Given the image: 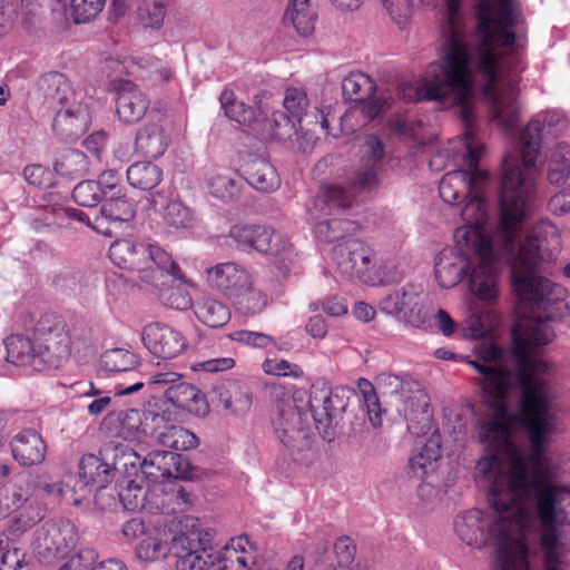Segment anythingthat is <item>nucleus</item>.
Returning a JSON list of instances; mask_svg holds the SVG:
<instances>
[{
	"instance_id": "ea45409f",
	"label": "nucleus",
	"mask_w": 570,
	"mask_h": 570,
	"mask_svg": "<svg viewBox=\"0 0 570 570\" xmlns=\"http://www.w3.org/2000/svg\"><path fill=\"white\" fill-rule=\"evenodd\" d=\"M142 459L136 451L127 446H117L115 449L114 462L111 464L112 474L121 472L126 479H139L142 476Z\"/></svg>"
},
{
	"instance_id": "3c124183",
	"label": "nucleus",
	"mask_w": 570,
	"mask_h": 570,
	"mask_svg": "<svg viewBox=\"0 0 570 570\" xmlns=\"http://www.w3.org/2000/svg\"><path fill=\"white\" fill-rule=\"evenodd\" d=\"M141 69L140 77L149 79L154 83H163L170 80L173 76L171 68L167 61L153 57H141L137 61Z\"/></svg>"
},
{
	"instance_id": "a18cd8bd",
	"label": "nucleus",
	"mask_w": 570,
	"mask_h": 570,
	"mask_svg": "<svg viewBox=\"0 0 570 570\" xmlns=\"http://www.w3.org/2000/svg\"><path fill=\"white\" fill-rule=\"evenodd\" d=\"M232 302L244 315L259 314L267 306V297L263 292L255 288L254 279L248 288L239 293Z\"/></svg>"
},
{
	"instance_id": "f257e3e1",
	"label": "nucleus",
	"mask_w": 570,
	"mask_h": 570,
	"mask_svg": "<svg viewBox=\"0 0 570 570\" xmlns=\"http://www.w3.org/2000/svg\"><path fill=\"white\" fill-rule=\"evenodd\" d=\"M478 24L471 40L465 28H442L438 60L431 62L414 86L403 83L400 94L407 101H438L444 107H459L465 126L461 142L465 169L446 173L439 185L441 198L460 204L480 189L487 171L478 167L484 146L470 128L476 87L491 107L492 118L504 130L512 129L519 118L517 86L505 73L524 68L527 37L519 0H478Z\"/></svg>"
},
{
	"instance_id": "6e6d98bb",
	"label": "nucleus",
	"mask_w": 570,
	"mask_h": 570,
	"mask_svg": "<svg viewBox=\"0 0 570 570\" xmlns=\"http://www.w3.org/2000/svg\"><path fill=\"white\" fill-rule=\"evenodd\" d=\"M40 519L41 513L38 509L28 508L24 512H21L20 515L16 518L9 528L0 535H8L10 538V543L17 544L18 538Z\"/></svg>"
},
{
	"instance_id": "b1692460",
	"label": "nucleus",
	"mask_w": 570,
	"mask_h": 570,
	"mask_svg": "<svg viewBox=\"0 0 570 570\" xmlns=\"http://www.w3.org/2000/svg\"><path fill=\"white\" fill-rule=\"evenodd\" d=\"M160 416L163 423L157 424L151 442L176 451H188L198 445V438L193 432L174 424L176 413L170 410V406H161Z\"/></svg>"
},
{
	"instance_id": "69168bd1",
	"label": "nucleus",
	"mask_w": 570,
	"mask_h": 570,
	"mask_svg": "<svg viewBox=\"0 0 570 570\" xmlns=\"http://www.w3.org/2000/svg\"><path fill=\"white\" fill-rule=\"evenodd\" d=\"M97 554L92 549H82L78 553L68 558L58 570H90L95 563Z\"/></svg>"
},
{
	"instance_id": "09e8293b",
	"label": "nucleus",
	"mask_w": 570,
	"mask_h": 570,
	"mask_svg": "<svg viewBox=\"0 0 570 570\" xmlns=\"http://www.w3.org/2000/svg\"><path fill=\"white\" fill-rule=\"evenodd\" d=\"M0 570H30L26 553L8 535H0Z\"/></svg>"
},
{
	"instance_id": "f8f14e48",
	"label": "nucleus",
	"mask_w": 570,
	"mask_h": 570,
	"mask_svg": "<svg viewBox=\"0 0 570 570\" xmlns=\"http://www.w3.org/2000/svg\"><path fill=\"white\" fill-rule=\"evenodd\" d=\"M375 91L374 81L361 71H353L342 80L343 96L356 104L341 118V125L346 131H355L376 118L387 106V100L372 98Z\"/></svg>"
},
{
	"instance_id": "c9c22d12",
	"label": "nucleus",
	"mask_w": 570,
	"mask_h": 570,
	"mask_svg": "<svg viewBox=\"0 0 570 570\" xmlns=\"http://www.w3.org/2000/svg\"><path fill=\"white\" fill-rule=\"evenodd\" d=\"M135 146L141 155L157 158L165 153L168 140L159 124H148L137 132Z\"/></svg>"
},
{
	"instance_id": "9d476101",
	"label": "nucleus",
	"mask_w": 570,
	"mask_h": 570,
	"mask_svg": "<svg viewBox=\"0 0 570 570\" xmlns=\"http://www.w3.org/2000/svg\"><path fill=\"white\" fill-rule=\"evenodd\" d=\"M57 100L60 108L53 118V130L62 139H78L88 129L97 101L86 89H75L67 81L59 82Z\"/></svg>"
},
{
	"instance_id": "a211bd4d",
	"label": "nucleus",
	"mask_w": 570,
	"mask_h": 570,
	"mask_svg": "<svg viewBox=\"0 0 570 570\" xmlns=\"http://www.w3.org/2000/svg\"><path fill=\"white\" fill-rule=\"evenodd\" d=\"M114 479L111 465L99 456L86 454L79 462L78 480L73 485V492L79 497L73 499V504L79 505L94 491L105 489Z\"/></svg>"
},
{
	"instance_id": "393cba45",
	"label": "nucleus",
	"mask_w": 570,
	"mask_h": 570,
	"mask_svg": "<svg viewBox=\"0 0 570 570\" xmlns=\"http://www.w3.org/2000/svg\"><path fill=\"white\" fill-rule=\"evenodd\" d=\"M361 153V165L354 183L360 189H372L380 181L385 155L384 146L376 136L370 135L365 137Z\"/></svg>"
},
{
	"instance_id": "4be33fe9",
	"label": "nucleus",
	"mask_w": 570,
	"mask_h": 570,
	"mask_svg": "<svg viewBox=\"0 0 570 570\" xmlns=\"http://www.w3.org/2000/svg\"><path fill=\"white\" fill-rule=\"evenodd\" d=\"M142 476L156 483L169 478L187 479L188 462L169 451H154L142 459Z\"/></svg>"
},
{
	"instance_id": "37998d69",
	"label": "nucleus",
	"mask_w": 570,
	"mask_h": 570,
	"mask_svg": "<svg viewBox=\"0 0 570 570\" xmlns=\"http://www.w3.org/2000/svg\"><path fill=\"white\" fill-rule=\"evenodd\" d=\"M167 12L166 0H141L137 8V19L145 28L159 29Z\"/></svg>"
},
{
	"instance_id": "0e129e2a",
	"label": "nucleus",
	"mask_w": 570,
	"mask_h": 570,
	"mask_svg": "<svg viewBox=\"0 0 570 570\" xmlns=\"http://www.w3.org/2000/svg\"><path fill=\"white\" fill-rule=\"evenodd\" d=\"M276 430L278 432V438L283 444L291 450L293 455L295 454V451L299 452L309 446L307 433L304 430H297L294 428H283L281 430L276 428Z\"/></svg>"
},
{
	"instance_id": "c756f323",
	"label": "nucleus",
	"mask_w": 570,
	"mask_h": 570,
	"mask_svg": "<svg viewBox=\"0 0 570 570\" xmlns=\"http://www.w3.org/2000/svg\"><path fill=\"white\" fill-rule=\"evenodd\" d=\"M309 407L316 423L325 424L338 416L346 402L337 391L330 389L314 390L309 396Z\"/></svg>"
},
{
	"instance_id": "49530a36",
	"label": "nucleus",
	"mask_w": 570,
	"mask_h": 570,
	"mask_svg": "<svg viewBox=\"0 0 570 570\" xmlns=\"http://www.w3.org/2000/svg\"><path fill=\"white\" fill-rule=\"evenodd\" d=\"M136 364V355L125 348L107 350L100 356V367L107 372H126Z\"/></svg>"
},
{
	"instance_id": "f704fd0d",
	"label": "nucleus",
	"mask_w": 570,
	"mask_h": 570,
	"mask_svg": "<svg viewBox=\"0 0 570 570\" xmlns=\"http://www.w3.org/2000/svg\"><path fill=\"white\" fill-rule=\"evenodd\" d=\"M124 483L125 484H120L118 495L125 509L129 511L159 509L158 504L154 505V503L149 501L151 492L149 487L144 484V476L124 480Z\"/></svg>"
},
{
	"instance_id": "1a4fd4ad",
	"label": "nucleus",
	"mask_w": 570,
	"mask_h": 570,
	"mask_svg": "<svg viewBox=\"0 0 570 570\" xmlns=\"http://www.w3.org/2000/svg\"><path fill=\"white\" fill-rule=\"evenodd\" d=\"M354 193L346 190L341 186H327L317 195L314 203L312 216L317 220L314 226L315 237L324 243H342L347 235L357 229L354 222L336 218H322L316 213L324 216L338 214L352 207Z\"/></svg>"
},
{
	"instance_id": "6ab92c4d",
	"label": "nucleus",
	"mask_w": 570,
	"mask_h": 570,
	"mask_svg": "<svg viewBox=\"0 0 570 570\" xmlns=\"http://www.w3.org/2000/svg\"><path fill=\"white\" fill-rule=\"evenodd\" d=\"M208 285L233 301L254 279L250 272L235 262L216 264L206 269Z\"/></svg>"
},
{
	"instance_id": "4d7b16f0",
	"label": "nucleus",
	"mask_w": 570,
	"mask_h": 570,
	"mask_svg": "<svg viewBox=\"0 0 570 570\" xmlns=\"http://www.w3.org/2000/svg\"><path fill=\"white\" fill-rule=\"evenodd\" d=\"M75 202L83 207H94L104 199L101 186L96 180H83L72 191Z\"/></svg>"
},
{
	"instance_id": "052dcab7",
	"label": "nucleus",
	"mask_w": 570,
	"mask_h": 570,
	"mask_svg": "<svg viewBox=\"0 0 570 570\" xmlns=\"http://www.w3.org/2000/svg\"><path fill=\"white\" fill-rule=\"evenodd\" d=\"M390 17L399 24L403 26L414 6V0H380ZM434 0H417V3L429 6Z\"/></svg>"
},
{
	"instance_id": "20e7f679",
	"label": "nucleus",
	"mask_w": 570,
	"mask_h": 570,
	"mask_svg": "<svg viewBox=\"0 0 570 570\" xmlns=\"http://www.w3.org/2000/svg\"><path fill=\"white\" fill-rule=\"evenodd\" d=\"M566 128V122L556 112L546 114L542 119L535 118L528 124L521 135L520 159L508 156L503 160V174L500 194V222L491 233L484 232L489 218V209L485 199L479 189L469 194L470 198L460 209L464 225L456 228L454 239L456 245L464 250H472L481 265L472 273V288L481 296L489 297L495 291V261L513 262V271L522 258L528 261L532 273L538 278H544L538 273L542 261L539 239L546 228L554 230L549 224L538 225L527 235L522 244L517 239L523 228L530 212V203L534 196V178L538 174L535 159L541 141L548 136H556Z\"/></svg>"
},
{
	"instance_id": "2eb2a0df",
	"label": "nucleus",
	"mask_w": 570,
	"mask_h": 570,
	"mask_svg": "<svg viewBox=\"0 0 570 570\" xmlns=\"http://www.w3.org/2000/svg\"><path fill=\"white\" fill-rule=\"evenodd\" d=\"M78 540V531L70 520L51 521L37 530L33 550L40 558L50 561L66 557L77 546Z\"/></svg>"
},
{
	"instance_id": "774afa93",
	"label": "nucleus",
	"mask_w": 570,
	"mask_h": 570,
	"mask_svg": "<svg viewBox=\"0 0 570 570\" xmlns=\"http://www.w3.org/2000/svg\"><path fill=\"white\" fill-rule=\"evenodd\" d=\"M235 366V360L232 357H217L205 361L194 362L190 370L194 372L218 373L230 370Z\"/></svg>"
},
{
	"instance_id": "58836bf2",
	"label": "nucleus",
	"mask_w": 570,
	"mask_h": 570,
	"mask_svg": "<svg viewBox=\"0 0 570 570\" xmlns=\"http://www.w3.org/2000/svg\"><path fill=\"white\" fill-rule=\"evenodd\" d=\"M197 318L209 327H222L230 320L227 305L215 298H203L195 307Z\"/></svg>"
},
{
	"instance_id": "7ed1b4c3",
	"label": "nucleus",
	"mask_w": 570,
	"mask_h": 570,
	"mask_svg": "<svg viewBox=\"0 0 570 570\" xmlns=\"http://www.w3.org/2000/svg\"><path fill=\"white\" fill-rule=\"evenodd\" d=\"M561 431L551 422L533 426L525 433L528 454L512 444L511 435L500 446L482 444L485 454L476 462L474 478L488 489L493 512L463 511L454 519V531L472 548L493 543L500 570H529L525 533L532 527L540 540L543 533L537 505L542 498L553 497L558 487L570 488L560 480L559 464L546 454L548 443Z\"/></svg>"
},
{
	"instance_id": "bb28decb",
	"label": "nucleus",
	"mask_w": 570,
	"mask_h": 570,
	"mask_svg": "<svg viewBox=\"0 0 570 570\" xmlns=\"http://www.w3.org/2000/svg\"><path fill=\"white\" fill-rule=\"evenodd\" d=\"M170 406L181 409L190 414L204 416L208 413V403L204 393L196 386L188 383H178L166 391V401L157 406Z\"/></svg>"
},
{
	"instance_id": "5701e85b",
	"label": "nucleus",
	"mask_w": 570,
	"mask_h": 570,
	"mask_svg": "<svg viewBox=\"0 0 570 570\" xmlns=\"http://www.w3.org/2000/svg\"><path fill=\"white\" fill-rule=\"evenodd\" d=\"M135 216L134 205L124 194L104 199L100 215L92 223V228L106 236H114Z\"/></svg>"
},
{
	"instance_id": "c85d7f7f",
	"label": "nucleus",
	"mask_w": 570,
	"mask_h": 570,
	"mask_svg": "<svg viewBox=\"0 0 570 570\" xmlns=\"http://www.w3.org/2000/svg\"><path fill=\"white\" fill-rule=\"evenodd\" d=\"M12 455L21 465L41 463L47 453V445L37 431L26 429L18 432L10 442Z\"/></svg>"
},
{
	"instance_id": "f3484780",
	"label": "nucleus",
	"mask_w": 570,
	"mask_h": 570,
	"mask_svg": "<svg viewBox=\"0 0 570 570\" xmlns=\"http://www.w3.org/2000/svg\"><path fill=\"white\" fill-rule=\"evenodd\" d=\"M141 341L153 355L164 360L175 358L187 348V341L179 331L157 322L144 326Z\"/></svg>"
},
{
	"instance_id": "9b49d317",
	"label": "nucleus",
	"mask_w": 570,
	"mask_h": 570,
	"mask_svg": "<svg viewBox=\"0 0 570 570\" xmlns=\"http://www.w3.org/2000/svg\"><path fill=\"white\" fill-rule=\"evenodd\" d=\"M380 311L414 328L430 326L435 308L421 284L407 283L379 302Z\"/></svg>"
},
{
	"instance_id": "603ef678",
	"label": "nucleus",
	"mask_w": 570,
	"mask_h": 570,
	"mask_svg": "<svg viewBox=\"0 0 570 570\" xmlns=\"http://www.w3.org/2000/svg\"><path fill=\"white\" fill-rule=\"evenodd\" d=\"M89 167L88 157L80 150H68L55 165L57 173L70 177L87 174Z\"/></svg>"
},
{
	"instance_id": "680f3d73",
	"label": "nucleus",
	"mask_w": 570,
	"mask_h": 570,
	"mask_svg": "<svg viewBox=\"0 0 570 570\" xmlns=\"http://www.w3.org/2000/svg\"><path fill=\"white\" fill-rule=\"evenodd\" d=\"M271 135L277 140H288L297 135L296 124L293 118L282 111L272 115Z\"/></svg>"
},
{
	"instance_id": "864d4df0",
	"label": "nucleus",
	"mask_w": 570,
	"mask_h": 570,
	"mask_svg": "<svg viewBox=\"0 0 570 570\" xmlns=\"http://www.w3.org/2000/svg\"><path fill=\"white\" fill-rule=\"evenodd\" d=\"M262 370L266 375L278 377H291L302 380L304 377L303 368L285 358L267 357L262 363Z\"/></svg>"
},
{
	"instance_id": "dca6fc26",
	"label": "nucleus",
	"mask_w": 570,
	"mask_h": 570,
	"mask_svg": "<svg viewBox=\"0 0 570 570\" xmlns=\"http://www.w3.org/2000/svg\"><path fill=\"white\" fill-rule=\"evenodd\" d=\"M171 554L176 570H205L214 566V548H207L196 532L171 535Z\"/></svg>"
},
{
	"instance_id": "5fc2aeb1",
	"label": "nucleus",
	"mask_w": 570,
	"mask_h": 570,
	"mask_svg": "<svg viewBox=\"0 0 570 570\" xmlns=\"http://www.w3.org/2000/svg\"><path fill=\"white\" fill-rule=\"evenodd\" d=\"M106 0H70L71 17L76 23L95 19L104 9Z\"/></svg>"
},
{
	"instance_id": "338daca9",
	"label": "nucleus",
	"mask_w": 570,
	"mask_h": 570,
	"mask_svg": "<svg viewBox=\"0 0 570 570\" xmlns=\"http://www.w3.org/2000/svg\"><path fill=\"white\" fill-rule=\"evenodd\" d=\"M355 546L353 544L352 539L348 537L338 538L334 543V553L336 556L338 567L337 568H348L350 563L354 559ZM332 569V564L326 566V569Z\"/></svg>"
},
{
	"instance_id": "f03ea898",
	"label": "nucleus",
	"mask_w": 570,
	"mask_h": 570,
	"mask_svg": "<svg viewBox=\"0 0 570 570\" xmlns=\"http://www.w3.org/2000/svg\"><path fill=\"white\" fill-rule=\"evenodd\" d=\"M527 262L523 257L513 271V287L529 308V315L512 332L514 372L504 365V351L491 341L475 346L482 363L445 347L433 352L438 360L466 362L482 374L488 409L478 420L476 431L479 442L491 446L505 444L513 423L525 433L547 422L553 423L554 429L561 428L551 380L553 365L541 358L538 350L556 336L549 323L566 314V289L548 278H538Z\"/></svg>"
},
{
	"instance_id": "79ce46f5",
	"label": "nucleus",
	"mask_w": 570,
	"mask_h": 570,
	"mask_svg": "<svg viewBox=\"0 0 570 570\" xmlns=\"http://www.w3.org/2000/svg\"><path fill=\"white\" fill-rule=\"evenodd\" d=\"M136 553L140 560L157 561L165 559L171 553V537L166 533L164 537L148 535L142 539L136 548Z\"/></svg>"
},
{
	"instance_id": "72a5a7b5",
	"label": "nucleus",
	"mask_w": 570,
	"mask_h": 570,
	"mask_svg": "<svg viewBox=\"0 0 570 570\" xmlns=\"http://www.w3.org/2000/svg\"><path fill=\"white\" fill-rule=\"evenodd\" d=\"M317 20V12L309 0H289L284 14V22L291 24L302 37L313 35Z\"/></svg>"
},
{
	"instance_id": "4468645a",
	"label": "nucleus",
	"mask_w": 570,
	"mask_h": 570,
	"mask_svg": "<svg viewBox=\"0 0 570 570\" xmlns=\"http://www.w3.org/2000/svg\"><path fill=\"white\" fill-rule=\"evenodd\" d=\"M458 250L454 248H444L442 249L434 262V275L438 284L443 288H450L455 286L470 271L469 275V284L471 292L483 301H492L498 296V263L500 261H495V291L493 295L489 297H483L476 291L472 288L471 277L472 273L475 268H479L481 265L480 261L476 258V255L472 250L461 249L458 245Z\"/></svg>"
},
{
	"instance_id": "4c0bfd02",
	"label": "nucleus",
	"mask_w": 570,
	"mask_h": 570,
	"mask_svg": "<svg viewBox=\"0 0 570 570\" xmlns=\"http://www.w3.org/2000/svg\"><path fill=\"white\" fill-rule=\"evenodd\" d=\"M128 183L137 189L150 190L163 179L161 169L150 161H137L126 171Z\"/></svg>"
},
{
	"instance_id": "8fccbe9b",
	"label": "nucleus",
	"mask_w": 570,
	"mask_h": 570,
	"mask_svg": "<svg viewBox=\"0 0 570 570\" xmlns=\"http://www.w3.org/2000/svg\"><path fill=\"white\" fill-rule=\"evenodd\" d=\"M144 385V381L135 382L134 384L127 387L116 385L112 391H109L108 393H105L101 396L94 399L87 405V412L91 416H99L112 407V396L110 395L111 393H114L115 396H124L139 391L140 389H142Z\"/></svg>"
},
{
	"instance_id": "412c9836",
	"label": "nucleus",
	"mask_w": 570,
	"mask_h": 570,
	"mask_svg": "<svg viewBox=\"0 0 570 570\" xmlns=\"http://www.w3.org/2000/svg\"><path fill=\"white\" fill-rule=\"evenodd\" d=\"M161 406H155L145 411L131 409L120 416V435L130 441L149 443L157 424L163 423L160 416Z\"/></svg>"
},
{
	"instance_id": "13d9d810",
	"label": "nucleus",
	"mask_w": 570,
	"mask_h": 570,
	"mask_svg": "<svg viewBox=\"0 0 570 570\" xmlns=\"http://www.w3.org/2000/svg\"><path fill=\"white\" fill-rule=\"evenodd\" d=\"M283 105L292 118L301 122L308 107V98L305 90L295 87L286 89Z\"/></svg>"
},
{
	"instance_id": "423d86ee",
	"label": "nucleus",
	"mask_w": 570,
	"mask_h": 570,
	"mask_svg": "<svg viewBox=\"0 0 570 570\" xmlns=\"http://www.w3.org/2000/svg\"><path fill=\"white\" fill-rule=\"evenodd\" d=\"M109 258L117 267L136 273L141 282L157 289H161L169 275L188 287L195 286L169 254L158 245L127 238L117 239L109 247Z\"/></svg>"
},
{
	"instance_id": "aec40b11",
	"label": "nucleus",
	"mask_w": 570,
	"mask_h": 570,
	"mask_svg": "<svg viewBox=\"0 0 570 570\" xmlns=\"http://www.w3.org/2000/svg\"><path fill=\"white\" fill-rule=\"evenodd\" d=\"M258 551L247 535L230 539L223 548L214 549V564L219 570H246L257 563Z\"/></svg>"
},
{
	"instance_id": "de8ad7c7",
	"label": "nucleus",
	"mask_w": 570,
	"mask_h": 570,
	"mask_svg": "<svg viewBox=\"0 0 570 570\" xmlns=\"http://www.w3.org/2000/svg\"><path fill=\"white\" fill-rule=\"evenodd\" d=\"M357 387L362 397V407L371 424L379 428L382 424V409L373 384L366 379H360Z\"/></svg>"
},
{
	"instance_id": "e433bc0d",
	"label": "nucleus",
	"mask_w": 570,
	"mask_h": 570,
	"mask_svg": "<svg viewBox=\"0 0 570 570\" xmlns=\"http://www.w3.org/2000/svg\"><path fill=\"white\" fill-rule=\"evenodd\" d=\"M548 180L552 185L566 181L570 176V148L566 142H557L547 153Z\"/></svg>"
},
{
	"instance_id": "a878e982",
	"label": "nucleus",
	"mask_w": 570,
	"mask_h": 570,
	"mask_svg": "<svg viewBox=\"0 0 570 570\" xmlns=\"http://www.w3.org/2000/svg\"><path fill=\"white\" fill-rule=\"evenodd\" d=\"M441 458V444L439 435H432L421 450L411 456L409 462L410 472L413 476L422 480L419 487L421 497L432 495L434 485L429 479L434 474L438 466V460Z\"/></svg>"
},
{
	"instance_id": "c03bdc74",
	"label": "nucleus",
	"mask_w": 570,
	"mask_h": 570,
	"mask_svg": "<svg viewBox=\"0 0 570 570\" xmlns=\"http://www.w3.org/2000/svg\"><path fill=\"white\" fill-rule=\"evenodd\" d=\"M219 401L225 410L243 414L249 411L253 397L247 387L235 384L219 394Z\"/></svg>"
},
{
	"instance_id": "6e6552de",
	"label": "nucleus",
	"mask_w": 570,
	"mask_h": 570,
	"mask_svg": "<svg viewBox=\"0 0 570 570\" xmlns=\"http://www.w3.org/2000/svg\"><path fill=\"white\" fill-rule=\"evenodd\" d=\"M228 236L242 250H256L269 256L274 268L283 277L295 268L298 261L292 243L271 227L239 224L230 228Z\"/></svg>"
},
{
	"instance_id": "39448f33",
	"label": "nucleus",
	"mask_w": 570,
	"mask_h": 570,
	"mask_svg": "<svg viewBox=\"0 0 570 570\" xmlns=\"http://www.w3.org/2000/svg\"><path fill=\"white\" fill-rule=\"evenodd\" d=\"M7 361L31 371L57 370L63 366L72 352V338L66 322L45 314L35 326L33 340L11 335L6 340Z\"/></svg>"
},
{
	"instance_id": "cd10ccee",
	"label": "nucleus",
	"mask_w": 570,
	"mask_h": 570,
	"mask_svg": "<svg viewBox=\"0 0 570 570\" xmlns=\"http://www.w3.org/2000/svg\"><path fill=\"white\" fill-rule=\"evenodd\" d=\"M149 100L131 81H124L118 88L116 111L124 124H135L146 114Z\"/></svg>"
},
{
	"instance_id": "a19ab883",
	"label": "nucleus",
	"mask_w": 570,
	"mask_h": 570,
	"mask_svg": "<svg viewBox=\"0 0 570 570\" xmlns=\"http://www.w3.org/2000/svg\"><path fill=\"white\" fill-rule=\"evenodd\" d=\"M222 108L226 117L243 126H250L257 121L255 110L235 98L229 89H224L219 96Z\"/></svg>"
},
{
	"instance_id": "bf43d9fd",
	"label": "nucleus",
	"mask_w": 570,
	"mask_h": 570,
	"mask_svg": "<svg viewBox=\"0 0 570 570\" xmlns=\"http://www.w3.org/2000/svg\"><path fill=\"white\" fill-rule=\"evenodd\" d=\"M164 218L168 225L177 228L191 226L194 217L188 207L179 200H170L164 210Z\"/></svg>"
},
{
	"instance_id": "2f4dec72",
	"label": "nucleus",
	"mask_w": 570,
	"mask_h": 570,
	"mask_svg": "<svg viewBox=\"0 0 570 570\" xmlns=\"http://www.w3.org/2000/svg\"><path fill=\"white\" fill-rule=\"evenodd\" d=\"M399 412L409 421L407 429L413 434H421L429 428L430 413L428 395L417 390L413 395L402 401Z\"/></svg>"
},
{
	"instance_id": "7c9ffc66",
	"label": "nucleus",
	"mask_w": 570,
	"mask_h": 570,
	"mask_svg": "<svg viewBox=\"0 0 570 570\" xmlns=\"http://www.w3.org/2000/svg\"><path fill=\"white\" fill-rule=\"evenodd\" d=\"M243 179L228 168L212 169L206 175L208 193L220 200H233L240 194Z\"/></svg>"
},
{
	"instance_id": "ddd939ff",
	"label": "nucleus",
	"mask_w": 570,
	"mask_h": 570,
	"mask_svg": "<svg viewBox=\"0 0 570 570\" xmlns=\"http://www.w3.org/2000/svg\"><path fill=\"white\" fill-rule=\"evenodd\" d=\"M332 258L337 273L346 279H358L367 285H377V259L374 249L364 242L348 238L336 244Z\"/></svg>"
},
{
	"instance_id": "e2e57ef3",
	"label": "nucleus",
	"mask_w": 570,
	"mask_h": 570,
	"mask_svg": "<svg viewBox=\"0 0 570 570\" xmlns=\"http://www.w3.org/2000/svg\"><path fill=\"white\" fill-rule=\"evenodd\" d=\"M230 340L239 342L242 344L255 347V348H267L269 346L277 345L275 338L268 334L262 332H253L240 330L229 335Z\"/></svg>"
},
{
	"instance_id": "473e14b6",
	"label": "nucleus",
	"mask_w": 570,
	"mask_h": 570,
	"mask_svg": "<svg viewBox=\"0 0 570 570\" xmlns=\"http://www.w3.org/2000/svg\"><path fill=\"white\" fill-rule=\"evenodd\" d=\"M247 183L264 193L275 191L281 186V178L274 166L265 158L255 157L246 164Z\"/></svg>"
},
{
	"instance_id": "0eeeda50",
	"label": "nucleus",
	"mask_w": 570,
	"mask_h": 570,
	"mask_svg": "<svg viewBox=\"0 0 570 570\" xmlns=\"http://www.w3.org/2000/svg\"><path fill=\"white\" fill-rule=\"evenodd\" d=\"M537 508L543 527V570H567L570 549L563 542L558 525L570 523V488L558 487L554 495L542 498Z\"/></svg>"
}]
</instances>
